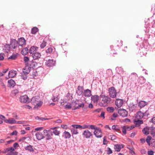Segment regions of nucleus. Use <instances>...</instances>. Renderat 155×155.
I'll use <instances>...</instances> for the list:
<instances>
[{"instance_id":"f257e3e1","label":"nucleus","mask_w":155,"mask_h":155,"mask_svg":"<svg viewBox=\"0 0 155 155\" xmlns=\"http://www.w3.org/2000/svg\"><path fill=\"white\" fill-rule=\"evenodd\" d=\"M100 97L101 102L99 103V105L101 107H104L110 103L111 101V98L108 96H105L102 92L100 95Z\"/></svg>"},{"instance_id":"f03ea898","label":"nucleus","mask_w":155,"mask_h":155,"mask_svg":"<svg viewBox=\"0 0 155 155\" xmlns=\"http://www.w3.org/2000/svg\"><path fill=\"white\" fill-rule=\"evenodd\" d=\"M109 95L110 97L112 98H115L116 97V90L114 87H111L108 89Z\"/></svg>"},{"instance_id":"7ed1b4c3","label":"nucleus","mask_w":155,"mask_h":155,"mask_svg":"<svg viewBox=\"0 0 155 155\" xmlns=\"http://www.w3.org/2000/svg\"><path fill=\"white\" fill-rule=\"evenodd\" d=\"M18 44V47H22L26 45V40L23 37L19 38L17 41Z\"/></svg>"},{"instance_id":"20e7f679","label":"nucleus","mask_w":155,"mask_h":155,"mask_svg":"<svg viewBox=\"0 0 155 155\" xmlns=\"http://www.w3.org/2000/svg\"><path fill=\"white\" fill-rule=\"evenodd\" d=\"M10 44L12 49H15L17 47H18V44L17 41L15 39H11Z\"/></svg>"},{"instance_id":"39448f33","label":"nucleus","mask_w":155,"mask_h":155,"mask_svg":"<svg viewBox=\"0 0 155 155\" xmlns=\"http://www.w3.org/2000/svg\"><path fill=\"white\" fill-rule=\"evenodd\" d=\"M118 114L122 117H126L128 114V112L124 109H120L118 111Z\"/></svg>"},{"instance_id":"423d86ee","label":"nucleus","mask_w":155,"mask_h":155,"mask_svg":"<svg viewBox=\"0 0 155 155\" xmlns=\"http://www.w3.org/2000/svg\"><path fill=\"white\" fill-rule=\"evenodd\" d=\"M43 132L44 133H46L47 134L46 135V136L47 140H49L52 138V136L53 135L52 131L50 130H44Z\"/></svg>"},{"instance_id":"0eeeda50","label":"nucleus","mask_w":155,"mask_h":155,"mask_svg":"<svg viewBox=\"0 0 155 155\" xmlns=\"http://www.w3.org/2000/svg\"><path fill=\"white\" fill-rule=\"evenodd\" d=\"M20 101L22 103H26L28 102V97L26 95L21 96L20 98Z\"/></svg>"},{"instance_id":"6e6552de","label":"nucleus","mask_w":155,"mask_h":155,"mask_svg":"<svg viewBox=\"0 0 155 155\" xmlns=\"http://www.w3.org/2000/svg\"><path fill=\"white\" fill-rule=\"evenodd\" d=\"M83 135L87 138H89L92 135V134L88 130H84L82 134Z\"/></svg>"},{"instance_id":"1a4fd4ad","label":"nucleus","mask_w":155,"mask_h":155,"mask_svg":"<svg viewBox=\"0 0 155 155\" xmlns=\"http://www.w3.org/2000/svg\"><path fill=\"white\" fill-rule=\"evenodd\" d=\"M123 100L119 98L117 99L115 101V104L118 107H120L123 105Z\"/></svg>"},{"instance_id":"9d476101","label":"nucleus","mask_w":155,"mask_h":155,"mask_svg":"<svg viewBox=\"0 0 155 155\" xmlns=\"http://www.w3.org/2000/svg\"><path fill=\"white\" fill-rule=\"evenodd\" d=\"M55 61L53 59H49L46 61L45 64L48 67H52L55 65Z\"/></svg>"},{"instance_id":"9b49d317","label":"nucleus","mask_w":155,"mask_h":155,"mask_svg":"<svg viewBox=\"0 0 155 155\" xmlns=\"http://www.w3.org/2000/svg\"><path fill=\"white\" fill-rule=\"evenodd\" d=\"M4 121L5 122L9 124H16V121L14 118H9L8 119H4Z\"/></svg>"},{"instance_id":"f8f14e48","label":"nucleus","mask_w":155,"mask_h":155,"mask_svg":"<svg viewBox=\"0 0 155 155\" xmlns=\"http://www.w3.org/2000/svg\"><path fill=\"white\" fill-rule=\"evenodd\" d=\"M40 97L39 96H35L31 98V103L35 105V104L38 103V102L40 100Z\"/></svg>"},{"instance_id":"ddd939ff","label":"nucleus","mask_w":155,"mask_h":155,"mask_svg":"<svg viewBox=\"0 0 155 155\" xmlns=\"http://www.w3.org/2000/svg\"><path fill=\"white\" fill-rule=\"evenodd\" d=\"M11 46L9 44H5L3 47V49L5 52L8 53L10 50Z\"/></svg>"},{"instance_id":"4468645a","label":"nucleus","mask_w":155,"mask_h":155,"mask_svg":"<svg viewBox=\"0 0 155 155\" xmlns=\"http://www.w3.org/2000/svg\"><path fill=\"white\" fill-rule=\"evenodd\" d=\"M94 134L97 138H101L102 137L101 132L100 129H97L94 132Z\"/></svg>"},{"instance_id":"2eb2a0df","label":"nucleus","mask_w":155,"mask_h":155,"mask_svg":"<svg viewBox=\"0 0 155 155\" xmlns=\"http://www.w3.org/2000/svg\"><path fill=\"white\" fill-rule=\"evenodd\" d=\"M38 47L36 46H33L31 47L29 50V52L30 53V54H34L36 52L38 49Z\"/></svg>"},{"instance_id":"dca6fc26","label":"nucleus","mask_w":155,"mask_h":155,"mask_svg":"<svg viewBox=\"0 0 155 155\" xmlns=\"http://www.w3.org/2000/svg\"><path fill=\"white\" fill-rule=\"evenodd\" d=\"M124 147V145L123 144H116L114 146V148L116 151L119 152L121 149Z\"/></svg>"},{"instance_id":"f3484780","label":"nucleus","mask_w":155,"mask_h":155,"mask_svg":"<svg viewBox=\"0 0 155 155\" xmlns=\"http://www.w3.org/2000/svg\"><path fill=\"white\" fill-rule=\"evenodd\" d=\"M17 74V72L16 71L11 70L9 72L8 76L9 78H12L15 76Z\"/></svg>"},{"instance_id":"a211bd4d","label":"nucleus","mask_w":155,"mask_h":155,"mask_svg":"<svg viewBox=\"0 0 155 155\" xmlns=\"http://www.w3.org/2000/svg\"><path fill=\"white\" fill-rule=\"evenodd\" d=\"M35 136L38 140H41L45 137L42 133L39 132H37L35 134Z\"/></svg>"},{"instance_id":"6ab92c4d","label":"nucleus","mask_w":155,"mask_h":155,"mask_svg":"<svg viewBox=\"0 0 155 155\" xmlns=\"http://www.w3.org/2000/svg\"><path fill=\"white\" fill-rule=\"evenodd\" d=\"M25 149L26 150H28L30 152H34L35 149V147H33V146L30 145H29L25 147Z\"/></svg>"},{"instance_id":"aec40b11","label":"nucleus","mask_w":155,"mask_h":155,"mask_svg":"<svg viewBox=\"0 0 155 155\" xmlns=\"http://www.w3.org/2000/svg\"><path fill=\"white\" fill-rule=\"evenodd\" d=\"M83 87L79 86L77 88V90L76 91V93L78 95L80 96L83 94Z\"/></svg>"},{"instance_id":"412c9836","label":"nucleus","mask_w":155,"mask_h":155,"mask_svg":"<svg viewBox=\"0 0 155 155\" xmlns=\"http://www.w3.org/2000/svg\"><path fill=\"white\" fill-rule=\"evenodd\" d=\"M31 56L34 59L36 60L40 58L41 56V55L40 53L37 52L33 54H32Z\"/></svg>"},{"instance_id":"4be33fe9","label":"nucleus","mask_w":155,"mask_h":155,"mask_svg":"<svg viewBox=\"0 0 155 155\" xmlns=\"http://www.w3.org/2000/svg\"><path fill=\"white\" fill-rule=\"evenodd\" d=\"M31 67L29 66H26L25 67V68L23 69V73L24 74H28L30 71Z\"/></svg>"},{"instance_id":"5701e85b","label":"nucleus","mask_w":155,"mask_h":155,"mask_svg":"<svg viewBox=\"0 0 155 155\" xmlns=\"http://www.w3.org/2000/svg\"><path fill=\"white\" fill-rule=\"evenodd\" d=\"M84 95L86 97H90L91 95V91L88 89L85 90Z\"/></svg>"},{"instance_id":"b1692460","label":"nucleus","mask_w":155,"mask_h":155,"mask_svg":"<svg viewBox=\"0 0 155 155\" xmlns=\"http://www.w3.org/2000/svg\"><path fill=\"white\" fill-rule=\"evenodd\" d=\"M147 102L144 101H142L139 102L138 106L140 108H141L144 107L146 105H147Z\"/></svg>"},{"instance_id":"393cba45","label":"nucleus","mask_w":155,"mask_h":155,"mask_svg":"<svg viewBox=\"0 0 155 155\" xmlns=\"http://www.w3.org/2000/svg\"><path fill=\"white\" fill-rule=\"evenodd\" d=\"M8 86L10 87H13L14 86L15 84V81L12 79L9 80L8 81Z\"/></svg>"},{"instance_id":"a878e982","label":"nucleus","mask_w":155,"mask_h":155,"mask_svg":"<svg viewBox=\"0 0 155 155\" xmlns=\"http://www.w3.org/2000/svg\"><path fill=\"white\" fill-rule=\"evenodd\" d=\"M100 96L97 95H93L91 97V100L94 102H97L99 100Z\"/></svg>"},{"instance_id":"bb28decb","label":"nucleus","mask_w":155,"mask_h":155,"mask_svg":"<svg viewBox=\"0 0 155 155\" xmlns=\"http://www.w3.org/2000/svg\"><path fill=\"white\" fill-rule=\"evenodd\" d=\"M10 150H15V149L12 147H11L10 148L5 149L1 151V152L4 153H8Z\"/></svg>"},{"instance_id":"cd10ccee","label":"nucleus","mask_w":155,"mask_h":155,"mask_svg":"<svg viewBox=\"0 0 155 155\" xmlns=\"http://www.w3.org/2000/svg\"><path fill=\"white\" fill-rule=\"evenodd\" d=\"M144 116V114L141 111H138L137 113L136 117L138 119H140L142 118Z\"/></svg>"},{"instance_id":"c85d7f7f","label":"nucleus","mask_w":155,"mask_h":155,"mask_svg":"<svg viewBox=\"0 0 155 155\" xmlns=\"http://www.w3.org/2000/svg\"><path fill=\"white\" fill-rule=\"evenodd\" d=\"M62 136L66 139L69 138L71 137V135L69 132L65 131L63 133Z\"/></svg>"},{"instance_id":"c756f323","label":"nucleus","mask_w":155,"mask_h":155,"mask_svg":"<svg viewBox=\"0 0 155 155\" xmlns=\"http://www.w3.org/2000/svg\"><path fill=\"white\" fill-rule=\"evenodd\" d=\"M29 50L27 48L25 47L22 50L21 53L23 55H26L29 52Z\"/></svg>"},{"instance_id":"7c9ffc66","label":"nucleus","mask_w":155,"mask_h":155,"mask_svg":"<svg viewBox=\"0 0 155 155\" xmlns=\"http://www.w3.org/2000/svg\"><path fill=\"white\" fill-rule=\"evenodd\" d=\"M142 131L143 134L146 135H148L149 133V128L148 127H146L144 128Z\"/></svg>"},{"instance_id":"2f4dec72","label":"nucleus","mask_w":155,"mask_h":155,"mask_svg":"<svg viewBox=\"0 0 155 155\" xmlns=\"http://www.w3.org/2000/svg\"><path fill=\"white\" fill-rule=\"evenodd\" d=\"M50 129L54 130L53 133L55 135H58L60 134V131L56 129V127L51 128Z\"/></svg>"},{"instance_id":"473e14b6","label":"nucleus","mask_w":155,"mask_h":155,"mask_svg":"<svg viewBox=\"0 0 155 155\" xmlns=\"http://www.w3.org/2000/svg\"><path fill=\"white\" fill-rule=\"evenodd\" d=\"M43 103V102L42 101H39L38 102V103H37L35 104L36 105L34 107V108L37 109L38 108V107H41L42 106Z\"/></svg>"},{"instance_id":"72a5a7b5","label":"nucleus","mask_w":155,"mask_h":155,"mask_svg":"<svg viewBox=\"0 0 155 155\" xmlns=\"http://www.w3.org/2000/svg\"><path fill=\"white\" fill-rule=\"evenodd\" d=\"M134 121L136 125H138L139 126L143 123V121L142 120H137L136 119H134Z\"/></svg>"},{"instance_id":"f704fd0d","label":"nucleus","mask_w":155,"mask_h":155,"mask_svg":"<svg viewBox=\"0 0 155 155\" xmlns=\"http://www.w3.org/2000/svg\"><path fill=\"white\" fill-rule=\"evenodd\" d=\"M139 79V82L141 84H143L145 82V79L143 77H140Z\"/></svg>"},{"instance_id":"c9c22d12","label":"nucleus","mask_w":155,"mask_h":155,"mask_svg":"<svg viewBox=\"0 0 155 155\" xmlns=\"http://www.w3.org/2000/svg\"><path fill=\"white\" fill-rule=\"evenodd\" d=\"M14 150H10L7 153V155H17L18 152H14Z\"/></svg>"},{"instance_id":"e433bc0d","label":"nucleus","mask_w":155,"mask_h":155,"mask_svg":"<svg viewBox=\"0 0 155 155\" xmlns=\"http://www.w3.org/2000/svg\"><path fill=\"white\" fill-rule=\"evenodd\" d=\"M38 28L36 27H33L31 29V33L33 34H35L38 31Z\"/></svg>"},{"instance_id":"4c0bfd02","label":"nucleus","mask_w":155,"mask_h":155,"mask_svg":"<svg viewBox=\"0 0 155 155\" xmlns=\"http://www.w3.org/2000/svg\"><path fill=\"white\" fill-rule=\"evenodd\" d=\"M18 93V91L17 89H15L12 91L11 93V95L12 97L15 96Z\"/></svg>"},{"instance_id":"58836bf2","label":"nucleus","mask_w":155,"mask_h":155,"mask_svg":"<svg viewBox=\"0 0 155 155\" xmlns=\"http://www.w3.org/2000/svg\"><path fill=\"white\" fill-rule=\"evenodd\" d=\"M71 131L72 134H77L78 133V130L74 128H71Z\"/></svg>"},{"instance_id":"ea45409f","label":"nucleus","mask_w":155,"mask_h":155,"mask_svg":"<svg viewBox=\"0 0 155 155\" xmlns=\"http://www.w3.org/2000/svg\"><path fill=\"white\" fill-rule=\"evenodd\" d=\"M17 54H13L12 55L9 57L8 59L11 60H15L17 58Z\"/></svg>"},{"instance_id":"a19ab883","label":"nucleus","mask_w":155,"mask_h":155,"mask_svg":"<svg viewBox=\"0 0 155 155\" xmlns=\"http://www.w3.org/2000/svg\"><path fill=\"white\" fill-rule=\"evenodd\" d=\"M122 132L124 135H125L126 134L127 130H128L127 127V126H124L123 127H122Z\"/></svg>"},{"instance_id":"79ce46f5","label":"nucleus","mask_w":155,"mask_h":155,"mask_svg":"<svg viewBox=\"0 0 155 155\" xmlns=\"http://www.w3.org/2000/svg\"><path fill=\"white\" fill-rule=\"evenodd\" d=\"M107 111L109 113H112L114 110V108L113 107H108L107 108Z\"/></svg>"},{"instance_id":"37998d69","label":"nucleus","mask_w":155,"mask_h":155,"mask_svg":"<svg viewBox=\"0 0 155 155\" xmlns=\"http://www.w3.org/2000/svg\"><path fill=\"white\" fill-rule=\"evenodd\" d=\"M112 129L116 131H118L120 130L119 127L117 125H114L112 126Z\"/></svg>"},{"instance_id":"c03bdc74","label":"nucleus","mask_w":155,"mask_h":155,"mask_svg":"<svg viewBox=\"0 0 155 155\" xmlns=\"http://www.w3.org/2000/svg\"><path fill=\"white\" fill-rule=\"evenodd\" d=\"M72 126L74 128L77 129L78 128H80L82 129V126L80 125H72Z\"/></svg>"},{"instance_id":"a18cd8bd","label":"nucleus","mask_w":155,"mask_h":155,"mask_svg":"<svg viewBox=\"0 0 155 155\" xmlns=\"http://www.w3.org/2000/svg\"><path fill=\"white\" fill-rule=\"evenodd\" d=\"M151 139V137L149 136H148L146 139V141L147 143L149 145H150V142Z\"/></svg>"},{"instance_id":"49530a36","label":"nucleus","mask_w":155,"mask_h":155,"mask_svg":"<svg viewBox=\"0 0 155 155\" xmlns=\"http://www.w3.org/2000/svg\"><path fill=\"white\" fill-rule=\"evenodd\" d=\"M46 44V42L45 41H43L40 45V47L42 48H44Z\"/></svg>"},{"instance_id":"de8ad7c7","label":"nucleus","mask_w":155,"mask_h":155,"mask_svg":"<svg viewBox=\"0 0 155 155\" xmlns=\"http://www.w3.org/2000/svg\"><path fill=\"white\" fill-rule=\"evenodd\" d=\"M53 51V49L51 48H49L46 51L47 53L51 54Z\"/></svg>"},{"instance_id":"09e8293b","label":"nucleus","mask_w":155,"mask_h":155,"mask_svg":"<svg viewBox=\"0 0 155 155\" xmlns=\"http://www.w3.org/2000/svg\"><path fill=\"white\" fill-rule=\"evenodd\" d=\"M130 77L131 78H137V76L136 73H132L131 74V75L130 76Z\"/></svg>"},{"instance_id":"8fccbe9b","label":"nucleus","mask_w":155,"mask_h":155,"mask_svg":"<svg viewBox=\"0 0 155 155\" xmlns=\"http://www.w3.org/2000/svg\"><path fill=\"white\" fill-rule=\"evenodd\" d=\"M26 74H24L21 76V79H22L24 80H25L27 78V76Z\"/></svg>"},{"instance_id":"3c124183","label":"nucleus","mask_w":155,"mask_h":155,"mask_svg":"<svg viewBox=\"0 0 155 155\" xmlns=\"http://www.w3.org/2000/svg\"><path fill=\"white\" fill-rule=\"evenodd\" d=\"M108 143V141L106 140V137L104 136L103 138V144L104 145H106Z\"/></svg>"},{"instance_id":"603ef678","label":"nucleus","mask_w":155,"mask_h":155,"mask_svg":"<svg viewBox=\"0 0 155 155\" xmlns=\"http://www.w3.org/2000/svg\"><path fill=\"white\" fill-rule=\"evenodd\" d=\"M108 150H107V154H111L112 153V151L111 149L109 147L107 148Z\"/></svg>"},{"instance_id":"864d4df0","label":"nucleus","mask_w":155,"mask_h":155,"mask_svg":"<svg viewBox=\"0 0 155 155\" xmlns=\"http://www.w3.org/2000/svg\"><path fill=\"white\" fill-rule=\"evenodd\" d=\"M32 74L33 77H34L37 76L38 74V73L35 70H34L33 71Z\"/></svg>"},{"instance_id":"5fc2aeb1","label":"nucleus","mask_w":155,"mask_h":155,"mask_svg":"<svg viewBox=\"0 0 155 155\" xmlns=\"http://www.w3.org/2000/svg\"><path fill=\"white\" fill-rule=\"evenodd\" d=\"M84 103H82L76 107V109H79L80 107H84Z\"/></svg>"},{"instance_id":"6e6d98bb","label":"nucleus","mask_w":155,"mask_h":155,"mask_svg":"<svg viewBox=\"0 0 155 155\" xmlns=\"http://www.w3.org/2000/svg\"><path fill=\"white\" fill-rule=\"evenodd\" d=\"M17 134H18V132H17V131L16 130H15L14 131L12 132L10 134V135H17Z\"/></svg>"},{"instance_id":"4d7b16f0","label":"nucleus","mask_w":155,"mask_h":155,"mask_svg":"<svg viewBox=\"0 0 155 155\" xmlns=\"http://www.w3.org/2000/svg\"><path fill=\"white\" fill-rule=\"evenodd\" d=\"M65 108H66V109H71V104H69V105H68V104H67V105H66L65 106Z\"/></svg>"},{"instance_id":"13d9d810","label":"nucleus","mask_w":155,"mask_h":155,"mask_svg":"<svg viewBox=\"0 0 155 155\" xmlns=\"http://www.w3.org/2000/svg\"><path fill=\"white\" fill-rule=\"evenodd\" d=\"M25 122L24 121H16V124H25Z\"/></svg>"},{"instance_id":"bf43d9fd","label":"nucleus","mask_w":155,"mask_h":155,"mask_svg":"<svg viewBox=\"0 0 155 155\" xmlns=\"http://www.w3.org/2000/svg\"><path fill=\"white\" fill-rule=\"evenodd\" d=\"M23 59L25 62H27L29 60L28 58L26 56L24 57Z\"/></svg>"},{"instance_id":"052dcab7","label":"nucleus","mask_w":155,"mask_h":155,"mask_svg":"<svg viewBox=\"0 0 155 155\" xmlns=\"http://www.w3.org/2000/svg\"><path fill=\"white\" fill-rule=\"evenodd\" d=\"M140 152L141 154H145L146 153V151L145 149H142L140 150Z\"/></svg>"},{"instance_id":"680f3d73","label":"nucleus","mask_w":155,"mask_h":155,"mask_svg":"<svg viewBox=\"0 0 155 155\" xmlns=\"http://www.w3.org/2000/svg\"><path fill=\"white\" fill-rule=\"evenodd\" d=\"M154 152L152 150H149L147 152L148 155H153Z\"/></svg>"},{"instance_id":"e2e57ef3","label":"nucleus","mask_w":155,"mask_h":155,"mask_svg":"<svg viewBox=\"0 0 155 155\" xmlns=\"http://www.w3.org/2000/svg\"><path fill=\"white\" fill-rule=\"evenodd\" d=\"M90 125H84L83 126H82V129H84L86 128H87L89 127Z\"/></svg>"},{"instance_id":"0e129e2a","label":"nucleus","mask_w":155,"mask_h":155,"mask_svg":"<svg viewBox=\"0 0 155 155\" xmlns=\"http://www.w3.org/2000/svg\"><path fill=\"white\" fill-rule=\"evenodd\" d=\"M134 127L135 126H131L129 127L127 126V128L129 130L132 129L133 128H134Z\"/></svg>"},{"instance_id":"69168bd1","label":"nucleus","mask_w":155,"mask_h":155,"mask_svg":"<svg viewBox=\"0 0 155 155\" xmlns=\"http://www.w3.org/2000/svg\"><path fill=\"white\" fill-rule=\"evenodd\" d=\"M14 142V140H8L7 141V143L5 144V145H7L8 144L11 143L12 142Z\"/></svg>"},{"instance_id":"338daca9","label":"nucleus","mask_w":155,"mask_h":155,"mask_svg":"<svg viewBox=\"0 0 155 155\" xmlns=\"http://www.w3.org/2000/svg\"><path fill=\"white\" fill-rule=\"evenodd\" d=\"M26 139V137H24L21 138L19 140V142L23 141Z\"/></svg>"},{"instance_id":"774afa93","label":"nucleus","mask_w":155,"mask_h":155,"mask_svg":"<svg viewBox=\"0 0 155 155\" xmlns=\"http://www.w3.org/2000/svg\"><path fill=\"white\" fill-rule=\"evenodd\" d=\"M151 121L153 124H155V117H154L152 118Z\"/></svg>"}]
</instances>
